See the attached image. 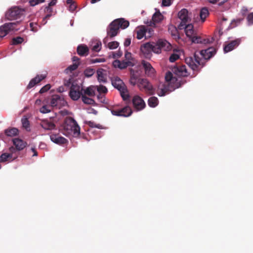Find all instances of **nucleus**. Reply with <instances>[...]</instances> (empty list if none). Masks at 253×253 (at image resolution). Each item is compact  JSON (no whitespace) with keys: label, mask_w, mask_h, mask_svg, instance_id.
Here are the masks:
<instances>
[{"label":"nucleus","mask_w":253,"mask_h":253,"mask_svg":"<svg viewBox=\"0 0 253 253\" xmlns=\"http://www.w3.org/2000/svg\"><path fill=\"white\" fill-rule=\"evenodd\" d=\"M165 81L162 87L161 88L159 87L158 88L157 94L160 96H165L168 92L174 90L185 83V81L182 79L179 80L177 78L174 77L172 74L169 71L166 74Z\"/></svg>","instance_id":"obj_1"},{"label":"nucleus","mask_w":253,"mask_h":253,"mask_svg":"<svg viewBox=\"0 0 253 253\" xmlns=\"http://www.w3.org/2000/svg\"><path fill=\"white\" fill-rule=\"evenodd\" d=\"M129 83L133 86L137 85L140 90L145 91L149 95L154 94L153 85L146 79L140 78V74L137 71H130Z\"/></svg>","instance_id":"obj_2"},{"label":"nucleus","mask_w":253,"mask_h":253,"mask_svg":"<svg viewBox=\"0 0 253 253\" xmlns=\"http://www.w3.org/2000/svg\"><path fill=\"white\" fill-rule=\"evenodd\" d=\"M62 133L68 137H78L80 134V127L72 117H66L62 126Z\"/></svg>","instance_id":"obj_3"},{"label":"nucleus","mask_w":253,"mask_h":253,"mask_svg":"<svg viewBox=\"0 0 253 253\" xmlns=\"http://www.w3.org/2000/svg\"><path fill=\"white\" fill-rule=\"evenodd\" d=\"M129 23L124 18L114 20L107 29L108 36L111 37L116 36L119 33L120 29H125L129 26Z\"/></svg>","instance_id":"obj_4"},{"label":"nucleus","mask_w":253,"mask_h":253,"mask_svg":"<svg viewBox=\"0 0 253 253\" xmlns=\"http://www.w3.org/2000/svg\"><path fill=\"white\" fill-rule=\"evenodd\" d=\"M112 84L118 89L124 100H127L129 98L126 86L123 81L118 77H115L112 79Z\"/></svg>","instance_id":"obj_5"},{"label":"nucleus","mask_w":253,"mask_h":253,"mask_svg":"<svg viewBox=\"0 0 253 253\" xmlns=\"http://www.w3.org/2000/svg\"><path fill=\"white\" fill-rule=\"evenodd\" d=\"M185 63L194 71H198L200 70V66L201 65V67L204 66L202 59L196 52L194 53L193 57H187L185 58Z\"/></svg>","instance_id":"obj_6"},{"label":"nucleus","mask_w":253,"mask_h":253,"mask_svg":"<svg viewBox=\"0 0 253 253\" xmlns=\"http://www.w3.org/2000/svg\"><path fill=\"white\" fill-rule=\"evenodd\" d=\"M18 22H10L3 24L0 27V38H3L9 33L18 31L19 27L18 26Z\"/></svg>","instance_id":"obj_7"},{"label":"nucleus","mask_w":253,"mask_h":253,"mask_svg":"<svg viewBox=\"0 0 253 253\" xmlns=\"http://www.w3.org/2000/svg\"><path fill=\"white\" fill-rule=\"evenodd\" d=\"M23 9L17 6H14L8 9L5 13L6 18L9 20H13L21 18L24 14Z\"/></svg>","instance_id":"obj_8"},{"label":"nucleus","mask_w":253,"mask_h":253,"mask_svg":"<svg viewBox=\"0 0 253 253\" xmlns=\"http://www.w3.org/2000/svg\"><path fill=\"white\" fill-rule=\"evenodd\" d=\"M171 44L165 39H160L156 42H150L143 44L140 47H170Z\"/></svg>","instance_id":"obj_9"},{"label":"nucleus","mask_w":253,"mask_h":253,"mask_svg":"<svg viewBox=\"0 0 253 253\" xmlns=\"http://www.w3.org/2000/svg\"><path fill=\"white\" fill-rule=\"evenodd\" d=\"M178 16L181 20L178 28L180 29H183L184 26L190 22L191 14L189 13L186 9L183 8L178 12Z\"/></svg>","instance_id":"obj_10"},{"label":"nucleus","mask_w":253,"mask_h":253,"mask_svg":"<svg viewBox=\"0 0 253 253\" xmlns=\"http://www.w3.org/2000/svg\"><path fill=\"white\" fill-rule=\"evenodd\" d=\"M83 89H81V87L77 84H72L69 91V96L73 100H78L83 95Z\"/></svg>","instance_id":"obj_11"},{"label":"nucleus","mask_w":253,"mask_h":253,"mask_svg":"<svg viewBox=\"0 0 253 253\" xmlns=\"http://www.w3.org/2000/svg\"><path fill=\"white\" fill-rule=\"evenodd\" d=\"M214 41L213 37L210 36L194 37L192 38V42L195 43L201 44L204 45H209L212 44Z\"/></svg>","instance_id":"obj_12"},{"label":"nucleus","mask_w":253,"mask_h":253,"mask_svg":"<svg viewBox=\"0 0 253 253\" xmlns=\"http://www.w3.org/2000/svg\"><path fill=\"white\" fill-rule=\"evenodd\" d=\"M172 72L178 77H187L189 75L185 65H176L172 68Z\"/></svg>","instance_id":"obj_13"},{"label":"nucleus","mask_w":253,"mask_h":253,"mask_svg":"<svg viewBox=\"0 0 253 253\" xmlns=\"http://www.w3.org/2000/svg\"><path fill=\"white\" fill-rule=\"evenodd\" d=\"M132 102L134 108L138 111L142 110L146 106L143 99L138 95L133 96Z\"/></svg>","instance_id":"obj_14"},{"label":"nucleus","mask_w":253,"mask_h":253,"mask_svg":"<svg viewBox=\"0 0 253 253\" xmlns=\"http://www.w3.org/2000/svg\"><path fill=\"white\" fill-rule=\"evenodd\" d=\"M9 153H3L0 156V162H4L7 161L10 159H15L17 157V154H14L15 151L14 147H10L9 149Z\"/></svg>","instance_id":"obj_15"},{"label":"nucleus","mask_w":253,"mask_h":253,"mask_svg":"<svg viewBox=\"0 0 253 253\" xmlns=\"http://www.w3.org/2000/svg\"><path fill=\"white\" fill-rule=\"evenodd\" d=\"M13 144L15 146L14 154H19V151L23 150L26 147L27 143L26 142L24 141L23 140L19 138H14L12 140Z\"/></svg>","instance_id":"obj_16"},{"label":"nucleus","mask_w":253,"mask_h":253,"mask_svg":"<svg viewBox=\"0 0 253 253\" xmlns=\"http://www.w3.org/2000/svg\"><path fill=\"white\" fill-rule=\"evenodd\" d=\"M155 9L156 11L152 16V21L145 23L150 27H155L156 23L161 22L164 18L163 15L160 12L159 10L157 11V9Z\"/></svg>","instance_id":"obj_17"},{"label":"nucleus","mask_w":253,"mask_h":253,"mask_svg":"<svg viewBox=\"0 0 253 253\" xmlns=\"http://www.w3.org/2000/svg\"><path fill=\"white\" fill-rule=\"evenodd\" d=\"M65 101L63 98L59 95H53L52 96L50 100L51 107H57L60 108L64 104Z\"/></svg>","instance_id":"obj_18"},{"label":"nucleus","mask_w":253,"mask_h":253,"mask_svg":"<svg viewBox=\"0 0 253 253\" xmlns=\"http://www.w3.org/2000/svg\"><path fill=\"white\" fill-rule=\"evenodd\" d=\"M142 65L145 70V74L150 77H153L155 74V70L151 65L148 62L143 60Z\"/></svg>","instance_id":"obj_19"},{"label":"nucleus","mask_w":253,"mask_h":253,"mask_svg":"<svg viewBox=\"0 0 253 253\" xmlns=\"http://www.w3.org/2000/svg\"><path fill=\"white\" fill-rule=\"evenodd\" d=\"M50 138L52 142L58 145L65 144L68 143L67 139L60 136L59 134H51Z\"/></svg>","instance_id":"obj_20"},{"label":"nucleus","mask_w":253,"mask_h":253,"mask_svg":"<svg viewBox=\"0 0 253 253\" xmlns=\"http://www.w3.org/2000/svg\"><path fill=\"white\" fill-rule=\"evenodd\" d=\"M216 48H206L200 52V54L205 60L211 58L216 53Z\"/></svg>","instance_id":"obj_21"},{"label":"nucleus","mask_w":253,"mask_h":253,"mask_svg":"<svg viewBox=\"0 0 253 253\" xmlns=\"http://www.w3.org/2000/svg\"><path fill=\"white\" fill-rule=\"evenodd\" d=\"M41 126L45 130H50L55 128V125L48 120H42L40 123Z\"/></svg>","instance_id":"obj_22"},{"label":"nucleus","mask_w":253,"mask_h":253,"mask_svg":"<svg viewBox=\"0 0 253 253\" xmlns=\"http://www.w3.org/2000/svg\"><path fill=\"white\" fill-rule=\"evenodd\" d=\"M98 81L101 83H105L107 82L106 71L103 69H98L96 72Z\"/></svg>","instance_id":"obj_23"},{"label":"nucleus","mask_w":253,"mask_h":253,"mask_svg":"<svg viewBox=\"0 0 253 253\" xmlns=\"http://www.w3.org/2000/svg\"><path fill=\"white\" fill-rule=\"evenodd\" d=\"M45 78V76L43 75H37L35 78L31 80L27 86V88L30 89L34 86L36 84L40 83Z\"/></svg>","instance_id":"obj_24"},{"label":"nucleus","mask_w":253,"mask_h":253,"mask_svg":"<svg viewBox=\"0 0 253 253\" xmlns=\"http://www.w3.org/2000/svg\"><path fill=\"white\" fill-rule=\"evenodd\" d=\"M130 61L121 62L118 60H116L113 62V65L115 68H118L121 69L126 68L127 66L130 65Z\"/></svg>","instance_id":"obj_25"},{"label":"nucleus","mask_w":253,"mask_h":253,"mask_svg":"<svg viewBox=\"0 0 253 253\" xmlns=\"http://www.w3.org/2000/svg\"><path fill=\"white\" fill-rule=\"evenodd\" d=\"M183 29H185V32L186 35V36L189 37L191 40L192 39V38L194 37L195 36H193L194 35V30H193V26L192 24H190L189 23L186 24Z\"/></svg>","instance_id":"obj_26"},{"label":"nucleus","mask_w":253,"mask_h":253,"mask_svg":"<svg viewBox=\"0 0 253 253\" xmlns=\"http://www.w3.org/2000/svg\"><path fill=\"white\" fill-rule=\"evenodd\" d=\"M173 53L170 56L169 60L170 62H174L176 60L179 58L181 52H183L181 49H177V48H174Z\"/></svg>","instance_id":"obj_27"},{"label":"nucleus","mask_w":253,"mask_h":253,"mask_svg":"<svg viewBox=\"0 0 253 253\" xmlns=\"http://www.w3.org/2000/svg\"><path fill=\"white\" fill-rule=\"evenodd\" d=\"M121 117H127L130 116L132 113L131 108L129 106H126L120 109Z\"/></svg>","instance_id":"obj_28"},{"label":"nucleus","mask_w":253,"mask_h":253,"mask_svg":"<svg viewBox=\"0 0 253 253\" xmlns=\"http://www.w3.org/2000/svg\"><path fill=\"white\" fill-rule=\"evenodd\" d=\"M18 129L15 127L8 128L4 130L5 135L7 136L13 137L18 134Z\"/></svg>","instance_id":"obj_29"},{"label":"nucleus","mask_w":253,"mask_h":253,"mask_svg":"<svg viewBox=\"0 0 253 253\" xmlns=\"http://www.w3.org/2000/svg\"><path fill=\"white\" fill-rule=\"evenodd\" d=\"M141 55L147 59H150L152 56V48H140Z\"/></svg>","instance_id":"obj_30"},{"label":"nucleus","mask_w":253,"mask_h":253,"mask_svg":"<svg viewBox=\"0 0 253 253\" xmlns=\"http://www.w3.org/2000/svg\"><path fill=\"white\" fill-rule=\"evenodd\" d=\"M240 42L241 41L240 39H236L231 41L228 43H226L224 45L223 47H235L238 46L240 44Z\"/></svg>","instance_id":"obj_31"},{"label":"nucleus","mask_w":253,"mask_h":253,"mask_svg":"<svg viewBox=\"0 0 253 253\" xmlns=\"http://www.w3.org/2000/svg\"><path fill=\"white\" fill-rule=\"evenodd\" d=\"M169 31L171 33V36L175 40H179L180 38L178 34L177 29L173 26H170L169 28Z\"/></svg>","instance_id":"obj_32"},{"label":"nucleus","mask_w":253,"mask_h":253,"mask_svg":"<svg viewBox=\"0 0 253 253\" xmlns=\"http://www.w3.org/2000/svg\"><path fill=\"white\" fill-rule=\"evenodd\" d=\"M144 36L146 37L145 26H141L136 31V38L137 39L140 40Z\"/></svg>","instance_id":"obj_33"},{"label":"nucleus","mask_w":253,"mask_h":253,"mask_svg":"<svg viewBox=\"0 0 253 253\" xmlns=\"http://www.w3.org/2000/svg\"><path fill=\"white\" fill-rule=\"evenodd\" d=\"M102 45L100 40L98 39L94 38L92 39L89 43L90 47H100Z\"/></svg>","instance_id":"obj_34"},{"label":"nucleus","mask_w":253,"mask_h":253,"mask_svg":"<svg viewBox=\"0 0 253 253\" xmlns=\"http://www.w3.org/2000/svg\"><path fill=\"white\" fill-rule=\"evenodd\" d=\"M148 104L150 107H155L158 104V99L156 97H151L148 100Z\"/></svg>","instance_id":"obj_35"},{"label":"nucleus","mask_w":253,"mask_h":253,"mask_svg":"<svg viewBox=\"0 0 253 253\" xmlns=\"http://www.w3.org/2000/svg\"><path fill=\"white\" fill-rule=\"evenodd\" d=\"M209 15V11L207 8H203L200 11V18L202 21V22H204L205 20V19Z\"/></svg>","instance_id":"obj_36"},{"label":"nucleus","mask_w":253,"mask_h":253,"mask_svg":"<svg viewBox=\"0 0 253 253\" xmlns=\"http://www.w3.org/2000/svg\"><path fill=\"white\" fill-rule=\"evenodd\" d=\"M79 65V63H74L72 65L69 66L68 68L65 69V72L68 74L69 73H72L73 71L76 70Z\"/></svg>","instance_id":"obj_37"},{"label":"nucleus","mask_w":253,"mask_h":253,"mask_svg":"<svg viewBox=\"0 0 253 253\" xmlns=\"http://www.w3.org/2000/svg\"><path fill=\"white\" fill-rule=\"evenodd\" d=\"M24 41L23 38L20 37H17L13 38L11 41V44L13 45H17L21 43Z\"/></svg>","instance_id":"obj_38"},{"label":"nucleus","mask_w":253,"mask_h":253,"mask_svg":"<svg viewBox=\"0 0 253 253\" xmlns=\"http://www.w3.org/2000/svg\"><path fill=\"white\" fill-rule=\"evenodd\" d=\"M82 99L83 102L87 104H93L94 102V100L86 96L84 94L82 95Z\"/></svg>","instance_id":"obj_39"},{"label":"nucleus","mask_w":253,"mask_h":253,"mask_svg":"<svg viewBox=\"0 0 253 253\" xmlns=\"http://www.w3.org/2000/svg\"><path fill=\"white\" fill-rule=\"evenodd\" d=\"M84 94L85 95L86 94L89 96H93L95 95L94 90L93 88V87L90 86L87 87L84 90Z\"/></svg>","instance_id":"obj_40"},{"label":"nucleus","mask_w":253,"mask_h":253,"mask_svg":"<svg viewBox=\"0 0 253 253\" xmlns=\"http://www.w3.org/2000/svg\"><path fill=\"white\" fill-rule=\"evenodd\" d=\"M77 53L80 56H86L88 55L89 48H77Z\"/></svg>","instance_id":"obj_41"},{"label":"nucleus","mask_w":253,"mask_h":253,"mask_svg":"<svg viewBox=\"0 0 253 253\" xmlns=\"http://www.w3.org/2000/svg\"><path fill=\"white\" fill-rule=\"evenodd\" d=\"M21 122L23 127H24L27 130H29L30 123L28 119L27 118H22Z\"/></svg>","instance_id":"obj_42"},{"label":"nucleus","mask_w":253,"mask_h":253,"mask_svg":"<svg viewBox=\"0 0 253 253\" xmlns=\"http://www.w3.org/2000/svg\"><path fill=\"white\" fill-rule=\"evenodd\" d=\"M146 37H150L154 33V30L150 27H145Z\"/></svg>","instance_id":"obj_43"},{"label":"nucleus","mask_w":253,"mask_h":253,"mask_svg":"<svg viewBox=\"0 0 253 253\" xmlns=\"http://www.w3.org/2000/svg\"><path fill=\"white\" fill-rule=\"evenodd\" d=\"M94 73V70L91 68H87L85 70L84 72L85 76L87 77H90L92 76Z\"/></svg>","instance_id":"obj_44"},{"label":"nucleus","mask_w":253,"mask_h":253,"mask_svg":"<svg viewBox=\"0 0 253 253\" xmlns=\"http://www.w3.org/2000/svg\"><path fill=\"white\" fill-rule=\"evenodd\" d=\"M67 4L69 5L68 8L70 11L73 12L76 10L77 8V5L75 1H72V2L67 3Z\"/></svg>","instance_id":"obj_45"},{"label":"nucleus","mask_w":253,"mask_h":253,"mask_svg":"<svg viewBox=\"0 0 253 253\" xmlns=\"http://www.w3.org/2000/svg\"><path fill=\"white\" fill-rule=\"evenodd\" d=\"M56 3V1L55 0H52L49 3L47 6H46L45 8V11L47 12H49L51 11V8L50 7L51 6L54 5Z\"/></svg>","instance_id":"obj_46"},{"label":"nucleus","mask_w":253,"mask_h":253,"mask_svg":"<svg viewBox=\"0 0 253 253\" xmlns=\"http://www.w3.org/2000/svg\"><path fill=\"white\" fill-rule=\"evenodd\" d=\"M51 107L46 105L43 106L40 109V112L42 113H47L50 112L51 111Z\"/></svg>","instance_id":"obj_47"},{"label":"nucleus","mask_w":253,"mask_h":253,"mask_svg":"<svg viewBox=\"0 0 253 253\" xmlns=\"http://www.w3.org/2000/svg\"><path fill=\"white\" fill-rule=\"evenodd\" d=\"M86 124L88 125L91 127H96L98 128H100L101 126L99 124H96L94 122L92 121H88L86 122Z\"/></svg>","instance_id":"obj_48"},{"label":"nucleus","mask_w":253,"mask_h":253,"mask_svg":"<svg viewBox=\"0 0 253 253\" xmlns=\"http://www.w3.org/2000/svg\"><path fill=\"white\" fill-rule=\"evenodd\" d=\"M97 91L100 93H106L108 90L107 88L103 85H100L97 87Z\"/></svg>","instance_id":"obj_49"},{"label":"nucleus","mask_w":253,"mask_h":253,"mask_svg":"<svg viewBox=\"0 0 253 253\" xmlns=\"http://www.w3.org/2000/svg\"><path fill=\"white\" fill-rule=\"evenodd\" d=\"M44 1V0H30L29 2L30 5L35 6L39 3H42Z\"/></svg>","instance_id":"obj_50"},{"label":"nucleus","mask_w":253,"mask_h":253,"mask_svg":"<svg viewBox=\"0 0 253 253\" xmlns=\"http://www.w3.org/2000/svg\"><path fill=\"white\" fill-rule=\"evenodd\" d=\"M51 87V86L49 84H47L44 86H43L40 90L39 92L40 93H43L47 91H48Z\"/></svg>","instance_id":"obj_51"},{"label":"nucleus","mask_w":253,"mask_h":253,"mask_svg":"<svg viewBox=\"0 0 253 253\" xmlns=\"http://www.w3.org/2000/svg\"><path fill=\"white\" fill-rule=\"evenodd\" d=\"M119 43L116 41L111 42L108 43V47H118Z\"/></svg>","instance_id":"obj_52"},{"label":"nucleus","mask_w":253,"mask_h":253,"mask_svg":"<svg viewBox=\"0 0 253 253\" xmlns=\"http://www.w3.org/2000/svg\"><path fill=\"white\" fill-rule=\"evenodd\" d=\"M247 20L249 24H253V12L250 13L248 15Z\"/></svg>","instance_id":"obj_53"},{"label":"nucleus","mask_w":253,"mask_h":253,"mask_svg":"<svg viewBox=\"0 0 253 253\" xmlns=\"http://www.w3.org/2000/svg\"><path fill=\"white\" fill-rule=\"evenodd\" d=\"M30 26L31 29L32 31L36 32L38 30V29H37L38 25L36 23H30Z\"/></svg>","instance_id":"obj_54"},{"label":"nucleus","mask_w":253,"mask_h":253,"mask_svg":"<svg viewBox=\"0 0 253 253\" xmlns=\"http://www.w3.org/2000/svg\"><path fill=\"white\" fill-rule=\"evenodd\" d=\"M112 114L114 116H121V112H120V109H112L111 110Z\"/></svg>","instance_id":"obj_55"},{"label":"nucleus","mask_w":253,"mask_h":253,"mask_svg":"<svg viewBox=\"0 0 253 253\" xmlns=\"http://www.w3.org/2000/svg\"><path fill=\"white\" fill-rule=\"evenodd\" d=\"M105 61L104 58H96L92 60V63H98V62H103Z\"/></svg>","instance_id":"obj_56"},{"label":"nucleus","mask_w":253,"mask_h":253,"mask_svg":"<svg viewBox=\"0 0 253 253\" xmlns=\"http://www.w3.org/2000/svg\"><path fill=\"white\" fill-rule=\"evenodd\" d=\"M170 4V0H162V5L163 6H169Z\"/></svg>","instance_id":"obj_57"},{"label":"nucleus","mask_w":253,"mask_h":253,"mask_svg":"<svg viewBox=\"0 0 253 253\" xmlns=\"http://www.w3.org/2000/svg\"><path fill=\"white\" fill-rule=\"evenodd\" d=\"M131 40L129 38H127L125 40L124 42V45L125 46H128L130 44Z\"/></svg>","instance_id":"obj_58"},{"label":"nucleus","mask_w":253,"mask_h":253,"mask_svg":"<svg viewBox=\"0 0 253 253\" xmlns=\"http://www.w3.org/2000/svg\"><path fill=\"white\" fill-rule=\"evenodd\" d=\"M162 48H152V51L157 54H159L161 52Z\"/></svg>","instance_id":"obj_59"},{"label":"nucleus","mask_w":253,"mask_h":253,"mask_svg":"<svg viewBox=\"0 0 253 253\" xmlns=\"http://www.w3.org/2000/svg\"><path fill=\"white\" fill-rule=\"evenodd\" d=\"M247 11H248L247 8L245 7H244L242 8L241 12V13L242 14V15H244Z\"/></svg>","instance_id":"obj_60"},{"label":"nucleus","mask_w":253,"mask_h":253,"mask_svg":"<svg viewBox=\"0 0 253 253\" xmlns=\"http://www.w3.org/2000/svg\"><path fill=\"white\" fill-rule=\"evenodd\" d=\"M32 152L33 153V156H37L38 155V152L36 151V149L34 148H32L31 149Z\"/></svg>","instance_id":"obj_61"},{"label":"nucleus","mask_w":253,"mask_h":253,"mask_svg":"<svg viewBox=\"0 0 253 253\" xmlns=\"http://www.w3.org/2000/svg\"><path fill=\"white\" fill-rule=\"evenodd\" d=\"M125 56L126 59L129 60L131 58V54L130 53L127 52L125 54Z\"/></svg>","instance_id":"obj_62"},{"label":"nucleus","mask_w":253,"mask_h":253,"mask_svg":"<svg viewBox=\"0 0 253 253\" xmlns=\"http://www.w3.org/2000/svg\"><path fill=\"white\" fill-rule=\"evenodd\" d=\"M234 48H223V50H224V52L225 53H227V52H228L231 50H232Z\"/></svg>","instance_id":"obj_63"},{"label":"nucleus","mask_w":253,"mask_h":253,"mask_svg":"<svg viewBox=\"0 0 253 253\" xmlns=\"http://www.w3.org/2000/svg\"><path fill=\"white\" fill-rule=\"evenodd\" d=\"M71 84V82L70 81V80H69L66 83H64V85L67 86H69Z\"/></svg>","instance_id":"obj_64"}]
</instances>
